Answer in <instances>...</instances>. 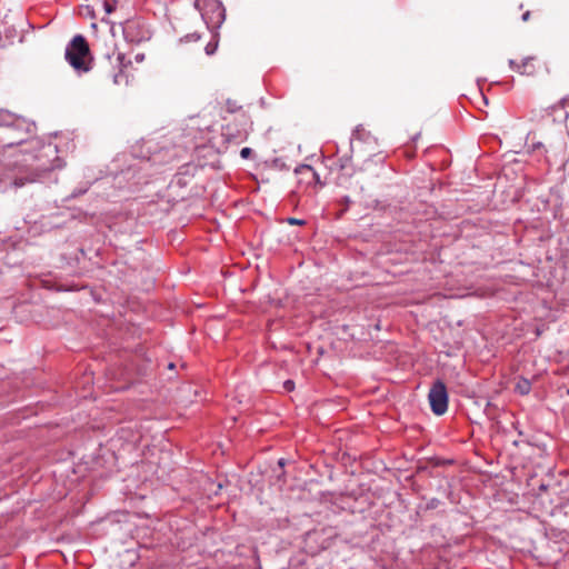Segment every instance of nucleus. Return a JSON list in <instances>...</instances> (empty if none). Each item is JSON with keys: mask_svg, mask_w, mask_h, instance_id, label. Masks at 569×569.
<instances>
[{"mask_svg": "<svg viewBox=\"0 0 569 569\" xmlns=\"http://www.w3.org/2000/svg\"><path fill=\"white\" fill-rule=\"evenodd\" d=\"M283 388H284L288 392H290V391H292V390L295 389V382H293L292 380H287V381H284V383H283Z\"/></svg>", "mask_w": 569, "mask_h": 569, "instance_id": "4468645a", "label": "nucleus"}, {"mask_svg": "<svg viewBox=\"0 0 569 569\" xmlns=\"http://www.w3.org/2000/svg\"><path fill=\"white\" fill-rule=\"evenodd\" d=\"M104 10L107 13H111L116 10V2H109V1H106L104 2Z\"/></svg>", "mask_w": 569, "mask_h": 569, "instance_id": "f8f14e48", "label": "nucleus"}, {"mask_svg": "<svg viewBox=\"0 0 569 569\" xmlns=\"http://www.w3.org/2000/svg\"><path fill=\"white\" fill-rule=\"evenodd\" d=\"M124 59H126V57H124L123 53H119L118 57H117V60H118L119 66H120V72L118 74H114V77H113V83H116V84L120 83V79L119 78H120V76L122 73L123 68L127 67V64L124 63Z\"/></svg>", "mask_w": 569, "mask_h": 569, "instance_id": "9d476101", "label": "nucleus"}, {"mask_svg": "<svg viewBox=\"0 0 569 569\" xmlns=\"http://www.w3.org/2000/svg\"><path fill=\"white\" fill-rule=\"evenodd\" d=\"M530 18V11H526L523 14H522V20L526 22L528 21Z\"/></svg>", "mask_w": 569, "mask_h": 569, "instance_id": "a211bd4d", "label": "nucleus"}, {"mask_svg": "<svg viewBox=\"0 0 569 569\" xmlns=\"http://www.w3.org/2000/svg\"><path fill=\"white\" fill-rule=\"evenodd\" d=\"M536 61L537 60L533 57H526L521 58L520 60L510 59L509 66L512 70L520 74L533 76L537 72Z\"/></svg>", "mask_w": 569, "mask_h": 569, "instance_id": "423d86ee", "label": "nucleus"}, {"mask_svg": "<svg viewBox=\"0 0 569 569\" xmlns=\"http://www.w3.org/2000/svg\"><path fill=\"white\" fill-rule=\"evenodd\" d=\"M516 391L522 396L528 395L531 390V383L527 379H520L515 387Z\"/></svg>", "mask_w": 569, "mask_h": 569, "instance_id": "1a4fd4ad", "label": "nucleus"}, {"mask_svg": "<svg viewBox=\"0 0 569 569\" xmlns=\"http://www.w3.org/2000/svg\"><path fill=\"white\" fill-rule=\"evenodd\" d=\"M31 180H27V179H23V178H16L13 180V186L16 188H20V187H23L27 182H30Z\"/></svg>", "mask_w": 569, "mask_h": 569, "instance_id": "9b49d317", "label": "nucleus"}, {"mask_svg": "<svg viewBox=\"0 0 569 569\" xmlns=\"http://www.w3.org/2000/svg\"><path fill=\"white\" fill-rule=\"evenodd\" d=\"M194 7L207 24L219 26L224 19V10L217 0H194Z\"/></svg>", "mask_w": 569, "mask_h": 569, "instance_id": "20e7f679", "label": "nucleus"}, {"mask_svg": "<svg viewBox=\"0 0 569 569\" xmlns=\"http://www.w3.org/2000/svg\"><path fill=\"white\" fill-rule=\"evenodd\" d=\"M547 111V114L552 117L553 121H566L568 118V112L565 110V102H559L551 108H549Z\"/></svg>", "mask_w": 569, "mask_h": 569, "instance_id": "0eeeda50", "label": "nucleus"}, {"mask_svg": "<svg viewBox=\"0 0 569 569\" xmlns=\"http://www.w3.org/2000/svg\"><path fill=\"white\" fill-rule=\"evenodd\" d=\"M431 410L437 416H442L448 409V392L446 385L437 380L429 390L428 395Z\"/></svg>", "mask_w": 569, "mask_h": 569, "instance_id": "39448f33", "label": "nucleus"}, {"mask_svg": "<svg viewBox=\"0 0 569 569\" xmlns=\"http://www.w3.org/2000/svg\"><path fill=\"white\" fill-rule=\"evenodd\" d=\"M252 150L248 147L246 148H242L241 151H240V156L243 158V159H247L250 157Z\"/></svg>", "mask_w": 569, "mask_h": 569, "instance_id": "ddd939ff", "label": "nucleus"}, {"mask_svg": "<svg viewBox=\"0 0 569 569\" xmlns=\"http://www.w3.org/2000/svg\"><path fill=\"white\" fill-rule=\"evenodd\" d=\"M30 124L21 118H16L7 111H0V152L28 143L31 149L40 144L37 139H30Z\"/></svg>", "mask_w": 569, "mask_h": 569, "instance_id": "f257e3e1", "label": "nucleus"}, {"mask_svg": "<svg viewBox=\"0 0 569 569\" xmlns=\"http://www.w3.org/2000/svg\"><path fill=\"white\" fill-rule=\"evenodd\" d=\"M351 152L358 158H371L381 153L379 139L362 126L357 127L351 139Z\"/></svg>", "mask_w": 569, "mask_h": 569, "instance_id": "f03ea898", "label": "nucleus"}, {"mask_svg": "<svg viewBox=\"0 0 569 569\" xmlns=\"http://www.w3.org/2000/svg\"><path fill=\"white\" fill-rule=\"evenodd\" d=\"M349 162H350V160H349L348 158H346V159H340V160H339V168H340V170H345V169H347V168H348V166H349Z\"/></svg>", "mask_w": 569, "mask_h": 569, "instance_id": "2eb2a0df", "label": "nucleus"}, {"mask_svg": "<svg viewBox=\"0 0 569 569\" xmlns=\"http://www.w3.org/2000/svg\"><path fill=\"white\" fill-rule=\"evenodd\" d=\"M142 59H143V56H141V57L139 54L137 56V60H142Z\"/></svg>", "mask_w": 569, "mask_h": 569, "instance_id": "aec40b11", "label": "nucleus"}, {"mask_svg": "<svg viewBox=\"0 0 569 569\" xmlns=\"http://www.w3.org/2000/svg\"><path fill=\"white\" fill-rule=\"evenodd\" d=\"M288 222H289L290 224H298V226L305 224V221H303V220H300V219H297V218H289V219H288Z\"/></svg>", "mask_w": 569, "mask_h": 569, "instance_id": "f3484780", "label": "nucleus"}, {"mask_svg": "<svg viewBox=\"0 0 569 569\" xmlns=\"http://www.w3.org/2000/svg\"><path fill=\"white\" fill-rule=\"evenodd\" d=\"M90 49L83 36H76L66 50V59L78 71H89Z\"/></svg>", "mask_w": 569, "mask_h": 569, "instance_id": "7ed1b4c3", "label": "nucleus"}, {"mask_svg": "<svg viewBox=\"0 0 569 569\" xmlns=\"http://www.w3.org/2000/svg\"><path fill=\"white\" fill-rule=\"evenodd\" d=\"M216 49H217V44L216 43H208L206 46V52L208 54H212L216 51Z\"/></svg>", "mask_w": 569, "mask_h": 569, "instance_id": "dca6fc26", "label": "nucleus"}, {"mask_svg": "<svg viewBox=\"0 0 569 569\" xmlns=\"http://www.w3.org/2000/svg\"><path fill=\"white\" fill-rule=\"evenodd\" d=\"M296 173L301 176V179H305L307 183L316 182L318 180L317 172L311 166L308 164H303L297 168Z\"/></svg>", "mask_w": 569, "mask_h": 569, "instance_id": "6e6552de", "label": "nucleus"}, {"mask_svg": "<svg viewBox=\"0 0 569 569\" xmlns=\"http://www.w3.org/2000/svg\"><path fill=\"white\" fill-rule=\"evenodd\" d=\"M283 465H284L283 460H282V459H280V460H279V466H280V467H283Z\"/></svg>", "mask_w": 569, "mask_h": 569, "instance_id": "6ab92c4d", "label": "nucleus"}]
</instances>
